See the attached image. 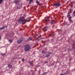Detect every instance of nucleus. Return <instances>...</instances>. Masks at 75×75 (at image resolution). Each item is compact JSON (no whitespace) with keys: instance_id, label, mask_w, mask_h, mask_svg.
Returning <instances> with one entry per match:
<instances>
[{"instance_id":"393cba45","label":"nucleus","mask_w":75,"mask_h":75,"mask_svg":"<svg viewBox=\"0 0 75 75\" xmlns=\"http://www.w3.org/2000/svg\"><path fill=\"white\" fill-rule=\"evenodd\" d=\"M67 74H68V73H64V75H67Z\"/></svg>"},{"instance_id":"423d86ee","label":"nucleus","mask_w":75,"mask_h":75,"mask_svg":"<svg viewBox=\"0 0 75 75\" xmlns=\"http://www.w3.org/2000/svg\"><path fill=\"white\" fill-rule=\"evenodd\" d=\"M71 18H72V17H71V16L69 18V20L70 23H73V21H72V20H71Z\"/></svg>"},{"instance_id":"bb28decb","label":"nucleus","mask_w":75,"mask_h":75,"mask_svg":"<svg viewBox=\"0 0 75 75\" xmlns=\"http://www.w3.org/2000/svg\"><path fill=\"white\" fill-rule=\"evenodd\" d=\"M48 61H45L44 62L45 64H47Z\"/></svg>"},{"instance_id":"0eeeda50","label":"nucleus","mask_w":75,"mask_h":75,"mask_svg":"<svg viewBox=\"0 0 75 75\" xmlns=\"http://www.w3.org/2000/svg\"><path fill=\"white\" fill-rule=\"evenodd\" d=\"M41 35L39 36L37 38V40H38V41H40V40H41Z\"/></svg>"},{"instance_id":"4be33fe9","label":"nucleus","mask_w":75,"mask_h":75,"mask_svg":"<svg viewBox=\"0 0 75 75\" xmlns=\"http://www.w3.org/2000/svg\"><path fill=\"white\" fill-rule=\"evenodd\" d=\"M43 74H44L45 75H46L47 74H48V72H45L43 73Z\"/></svg>"},{"instance_id":"412c9836","label":"nucleus","mask_w":75,"mask_h":75,"mask_svg":"<svg viewBox=\"0 0 75 75\" xmlns=\"http://www.w3.org/2000/svg\"><path fill=\"white\" fill-rule=\"evenodd\" d=\"M44 49V50L45 51V52L46 51H47V47L45 48Z\"/></svg>"},{"instance_id":"7c9ffc66","label":"nucleus","mask_w":75,"mask_h":75,"mask_svg":"<svg viewBox=\"0 0 75 75\" xmlns=\"http://www.w3.org/2000/svg\"><path fill=\"white\" fill-rule=\"evenodd\" d=\"M47 21H48V20H46L45 21V22H47Z\"/></svg>"},{"instance_id":"473e14b6","label":"nucleus","mask_w":75,"mask_h":75,"mask_svg":"<svg viewBox=\"0 0 75 75\" xmlns=\"http://www.w3.org/2000/svg\"><path fill=\"white\" fill-rule=\"evenodd\" d=\"M60 75H64V74H61Z\"/></svg>"},{"instance_id":"f03ea898","label":"nucleus","mask_w":75,"mask_h":75,"mask_svg":"<svg viewBox=\"0 0 75 75\" xmlns=\"http://www.w3.org/2000/svg\"><path fill=\"white\" fill-rule=\"evenodd\" d=\"M31 49L30 45L28 44H27L25 46L24 50L26 52H28V51H30Z\"/></svg>"},{"instance_id":"c756f323","label":"nucleus","mask_w":75,"mask_h":75,"mask_svg":"<svg viewBox=\"0 0 75 75\" xmlns=\"http://www.w3.org/2000/svg\"><path fill=\"white\" fill-rule=\"evenodd\" d=\"M73 13L74 14H75V11H74V12H73Z\"/></svg>"},{"instance_id":"ddd939ff","label":"nucleus","mask_w":75,"mask_h":75,"mask_svg":"<svg viewBox=\"0 0 75 75\" xmlns=\"http://www.w3.org/2000/svg\"><path fill=\"white\" fill-rule=\"evenodd\" d=\"M54 20L52 19L51 21V24L52 25L53 24V23H54Z\"/></svg>"},{"instance_id":"aec40b11","label":"nucleus","mask_w":75,"mask_h":75,"mask_svg":"<svg viewBox=\"0 0 75 75\" xmlns=\"http://www.w3.org/2000/svg\"><path fill=\"white\" fill-rule=\"evenodd\" d=\"M9 42H11V43L12 42H13V41L12 40H11L10 39L9 40Z\"/></svg>"},{"instance_id":"f704fd0d","label":"nucleus","mask_w":75,"mask_h":75,"mask_svg":"<svg viewBox=\"0 0 75 75\" xmlns=\"http://www.w3.org/2000/svg\"><path fill=\"white\" fill-rule=\"evenodd\" d=\"M0 40H1V36H0Z\"/></svg>"},{"instance_id":"b1692460","label":"nucleus","mask_w":75,"mask_h":75,"mask_svg":"<svg viewBox=\"0 0 75 75\" xmlns=\"http://www.w3.org/2000/svg\"><path fill=\"white\" fill-rule=\"evenodd\" d=\"M53 34V33H52V34H50V35H49V36H51V35H52Z\"/></svg>"},{"instance_id":"6ab92c4d","label":"nucleus","mask_w":75,"mask_h":75,"mask_svg":"<svg viewBox=\"0 0 75 75\" xmlns=\"http://www.w3.org/2000/svg\"><path fill=\"white\" fill-rule=\"evenodd\" d=\"M29 40H33V38L31 37H30L29 38Z\"/></svg>"},{"instance_id":"c9c22d12","label":"nucleus","mask_w":75,"mask_h":75,"mask_svg":"<svg viewBox=\"0 0 75 75\" xmlns=\"http://www.w3.org/2000/svg\"><path fill=\"white\" fill-rule=\"evenodd\" d=\"M53 65H54V63H53Z\"/></svg>"},{"instance_id":"c85d7f7f","label":"nucleus","mask_w":75,"mask_h":75,"mask_svg":"<svg viewBox=\"0 0 75 75\" xmlns=\"http://www.w3.org/2000/svg\"><path fill=\"white\" fill-rule=\"evenodd\" d=\"M1 55H2L4 56V55H5V54H3L2 53V54H1Z\"/></svg>"},{"instance_id":"20e7f679","label":"nucleus","mask_w":75,"mask_h":75,"mask_svg":"<svg viewBox=\"0 0 75 75\" xmlns=\"http://www.w3.org/2000/svg\"><path fill=\"white\" fill-rule=\"evenodd\" d=\"M54 6H57V7H59V6H60L61 5L60 4H59V3H54Z\"/></svg>"},{"instance_id":"e433bc0d","label":"nucleus","mask_w":75,"mask_h":75,"mask_svg":"<svg viewBox=\"0 0 75 75\" xmlns=\"http://www.w3.org/2000/svg\"><path fill=\"white\" fill-rule=\"evenodd\" d=\"M38 36V35H36V36Z\"/></svg>"},{"instance_id":"9b49d317","label":"nucleus","mask_w":75,"mask_h":75,"mask_svg":"<svg viewBox=\"0 0 75 75\" xmlns=\"http://www.w3.org/2000/svg\"><path fill=\"white\" fill-rule=\"evenodd\" d=\"M43 31H45H45H47V28H44L43 29Z\"/></svg>"},{"instance_id":"7ed1b4c3","label":"nucleus","mask_w":75,"mask_h":75,"mask_svg":"<svg viewBox=\"0 0 75 75\" xmlns=\"http://www.w3.org/2000/svg\"><path fill=\"white\" fill-rule=\"evenodd\" d=\"M22 4L21 3H19L17 6V9H20L22 8Z\"/></svg>"},{"instance_id":"f3484780","label":"nucleus","mask_w":75,"mask_h":75,"mask_svg":"<svg viewBox=\"0 0 75 75\" xmlns=\"http://www.w3.org/2000/svg\"><path fill=\"white\" fill-rule=\"evenodd\" d=\"M36 3L37 4H38V5H39V4H40V2L38 1H36Z\"/></svg>"},{"instance_id":"a211bd4d","label":"nucleus","mask_w":75,"mask_h":75,"mask_svg":"<svg viewBox=\"0 0 75 75\" xmlns=\"http://www.w3.org/2000/svg\"><path fill=\"white\" fill-rule=\"evenodd\" d=\"M70 14V13H68V15L67 16V17H69V16H71V15H70V14Z\"/></svg>"},{"instance_id":"4c0bfd02","label":"nucleus","mask_w":75,"mask_h":75,"mask_svg":"<svg viewBox=\"0 0 75 75\" xmlns=\"http://www.w3.org/2000/svg\"><path fill=\"white\" fill-rule=\"evenodd\" d=\"M31 71H33V70H31Z\"/></svg>"},{"instance_id":"4468645a","label":"nucleus","mask_w":75,"mask_h":75,"mask_svg":"<svg viewBox=\"0 0 75 75\" xmlns=\"http://www.w3.org/2000/svg\"><path fill=\"white\" fill-rule=\"evenodd\" d=\"M8 68H9L10 69V68H11V67H12V65H10V64H9L8 65Z\"/></svg>"},{"instance_id":"a878e982","label":"nucleus","mask_w":75,"mask_h":75,"mask_svg":"<svg viewBox=\"0 0 75 75\" xmlns=\"http://www.w3.org/2000/svg\"><path fill=\"white\" fill-rule=\"evenodd\" d=\"M22 61H23V62H24V61H25V59H24L23 58L22 59Z\"/></svg>"},{"instance_id":"9d476101","label":"nucleus","mask_w":75,"mask_h":75,"mask_svg":"<svg viewBox=\"0 0 75 75\" xmlns=\"http://www.w3.org/2000/svg\"><path fill=\"white\" fill-rule=\"evenodd\" d=\"M14 2L15 4H18V3H19V1L18 0H15Z\"/></svg>"},{"instance_id":"2eb2a0df","label":"nucleus","mask_w":75,"mask_h":75,"mask_svg":"<svg viewBox=\"0 0 75 75\" xmlns=\"http://www.w3.org/2000/svg\"><path fill=\"white\" fill-rule=\"evenodd\" d=\"M29 3H33V0H29Z\"/></svg>"},{"instance_id":"39448f33","label":"nucleus","mask_w":75,"mask_h":75,"mask_svg":"<svg viewBox=\"0 0 75 75\" xmlns=\"http://www.w3.org/2000/svg\"><path fill=\"white\" fill-rule=\"evenodd\" d=\"M23 41V39H20L18 40L17 41V43L18 44H20L21 43V42H22Z\"/></svg>"},{"instance_id":"2f4dec72","label":"nucleus","mask_w":75,"mask_h":75,"mask_svg":"<svg viewBox=\"0 0 75 75\" xmlns=\"http://www.w3.org/2000/svg\"><path fill=\"white\" fill-rule=\"evenodd\" d=\"M32 75H34V73H32Z\"/></svg>"},{"instance_id":"72a5a7b5","label":"nucleus","mask_w":75,"mask_h":75,"mask_svg":"<svg viewBox=\"0 0 75 75\" xmlns=\"http://www.w3.org/2000/svg\"><path fill=\"white\" fill-rule=\"evenodd\" d=\"M42 75H45L43 73V74H42Z\"/></svg>"},{"instance_id":"1a4fd4ad","label":"nucleus","mask_w":75,"mask_h":75,"mask_svg":"<svg viewBox=\"0 0 75 75\" xmlns=\"http://www.w3.org/2000/svg\"><path fill=\"white\" fill-rule=\"evenodd\" d=\"M7 26H5L4 27H2L0 28V30H3V29H4V28H7Z\"/></svg>"},{"instance_id":"f8f14e48","label":"nucleus","mask_w":75,"mask_h":75,"mask_svg":"<svg viewBox=\"0 0 75 75\" xmlns=\"http://www.w3.org/2000/svg\"><path fill=\"white\" fill-rule=\"evenodd\" d=\"M29 62L30 63V64L31 65H34L33 64V61H32L31 62L30 61Z\"/></svg>"},{"instance_id":"dca6fc26","label":"nucleus","mask_w":75,"mask_h":75,"mask_svg":"<svg viewBox=\"0 0 75 75\" xmlns=\"http://www.w3.org/2000/svg\"><path fill=\"white\" fill-rule=\"evenodd\" d=\"M42 54H45V51H44V50H42Z\"/></svg>"},{"instance_id":"6e6552de","label":"nucleus","mask_w":75,"mask_h":75,"mask_svg":"<svg viewBox=\"0 0 75 75\" xmlns=\"http://www.w3.org/2000/svg\"><path fill=\"white\" fill-rule=\"evenodd\" d=\"M50 54H51V52H49L48 53V55H46L45 57H47V58L48 57L50 56Z\"/></svg>"},{"instance_id":"5701e85b","label":"nucleus","mask_w":75,"mask_h":75,"mask_svg":"<svg viewBox=\"0 0 75 75\" xmlns=\"http://www.w3.org/2000/svg\"><path fill=\"white\" fill-rule=\"evenodd\" d=\"M3 1V0H0V4H1Z\"/></svg>"},{"instance_id":"f257e3e1","label":"nucleus","mask_w":75,"mask_h":75,"mask_svg":"<svg viewBox=\"0 0 75 75\" xmlns=\"http://www.w3.org/2000/svg\"><path fill=\"white\" fill-rule=\"evenodd\" d=\"M30 19L29 18H27L26 20V19H25V16H23L19 19L18 21V22L19 24H25L26 22H30Z\"/></svg>"},{"instance_id":"cd10ccee","label":"nucleus","mask_w":75,"mask_h":75,"mask_svg":"<svg viewBox=\"0 0 75 75\" xmlns=\"http://www.w3.org/2000/svg\"><path fill=\"white\" fill-rule=\"evenodd\" d=\"M47 19H49L50 18L49 16H47Z\"/></svg>"}]
</instances>
